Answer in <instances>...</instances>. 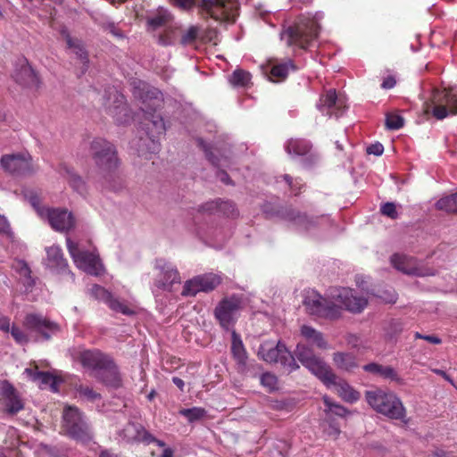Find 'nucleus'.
Listing matches in <instances>:
<instances>
[{
	"instance_id": "nucleus-22",
	"label": "nucleus",
	"mask_w": 457,
	"mask_h": 457,
	"mask_svg": "<svg viewBox=\"0 0 457 457\" xmlns=\"http://www.w3.org/2000/svg\"><path fill=\"white\" fill-rule=\"evenodd\" d=\"M345 108V100L339 98L336 89H329L321 95L318 104V109L328 116L339 117Z\"/></svg>"
},
{
	"instance_id": "nucleus-38",
	"label": "nucleus",
	"mask_w": 457,
	"mask_h": 457,
	"mask_svg": "<svg viewBox=\"0 0 457 457\" xmlns=\"http://www.w3.org/2000/svg\"><path fill=\"white\" fill-rule=\"evenodd\" d=\"M197 277L201 289L205 293L214 290L221 283L220 277L216 274L208 273Z\"/></svg>"
},
{
	"instance_id": "nucleus-37",
	"label": "nucleus",
	"mask_w": 457,
	"mask_h": 457,
	"mask_svg": "<svg viewBox=\"0 0 457 457\" xmlns=\"http://www.w3.org/2000/svg\"><path fill=\"white\" fill-rule=\"evenodd\" d=\"M286 150L290 154L305 155L310 152L311 145L306 140L292 138L287 142Z\"/></svg>"
},
{
	"instance_id": "nucleus-11",
	"label": "nucleus",
	"mask_w": 457,
	"mask_h": 457,
	"mask_svg": "<svg viewBox=\"0 0 457 457\" xmlns=\"http://www.w3.org/2000/svg\"><path fill=\"white\" fill-rule=\"evenodd\" d=\"M432 114L437 120H443L449 114H457V91L450 89H434L430 98Z\"/></svg>"
},
{
	"instance_id": "nucleus-26",
	"label": "nucleus",
	"mask_w": 457,
	"mask_h": 457,
	"mask_svg": "<svg viewBox=\"0 0 457 457\" xmlns=\"http://www.w3.org/2000/svg\"><path fill=\"white\" fill-rule=\"evenodd\" d=\"M120 436L127 442H145V439L152 438V435L137 422H129L120 431Z\"/></svg>"
},
{
	"instance_id": "nucleus-42",
	"label": "nucleus",
	"mask_w": 457,
	"mask_h": 457,
	"mask_svg": "<svg viewBox=\"0 0 457 457\" xmlns=\"http://www.w3.org/2000/svg\"><path fill=\"white\" fill-rule=\"evenodd\" d=\"M199 292H203V291H202L201 286L199 284L198 277H195L194 278L186 281V283L183 287L182 295L195 296Z\"/></svg>"
},
{
	"instance_id": "nucleus-59",
	"label": "nucleus",
	"mask_w": 457,
	"mask_h": 457,
	"mask_svg": "<svg viewBox=\"0 0 457 457\" xmlns=\"http://www.w3.org/2000/svg\"><path fill=\"white\" fill-rule=\"evenodd\" d=\"M166 19L163 16H155L148 20V24L154 29L160 28L165 24Z\"/></svg>"
},
{
	"instance_id": "nucleus-7",
	"label": "nucleus",
	"mask_w": 457,
	"mask_h": 457,
	"mask_svg": "<svg viewBox=\"0 0 457 457\" xmlns=\"http://www.w3.org/2000/svg\"><path fill=\"white\" fill-rule=\"evenodd\" d=\"M295 354L298 361L323 383L335 382V373L331 368L323 360L315 356L306 345L299 343Z\"/></svg>"
},
{
	"instance_id": "nucleus-6",
	"label": "nucleus",
	"mask_w": 457,
	"mask_h": 457,
	"mask_svg": "<svg viewBox=\"0 0 457 457\" xmlns=\"http://www.w3.org/2000/svg\"><path fill=\"white\" fill-rule=\"evenodd\" d=\"M62 429L64 435L82 444H87L93 439V433L83 413L75 406L64 408Z\"/></svg>"
},
{
	"instance_id": "nucleus-53",
	"label": "nucleus",
	"mask_w": 457,
	"mask_h": 457,
	"mask_svg": "<svg viewBox=\"0 0 457 457\" xmlns=\"http://www.w3.org/2000/svg\"><path fill=\"white\" fill-rule=\"evenodd\" d=\"M104 31L112 34L117 38H122L124 37L123 32L116 26L114 22H105L102 25Z\"/></svg>"
},
{
	"instance_id": "nucleus-49",
	"label": "nucleus",
	"mask_w": 457,
	"mask_h": 457,
	"mask_svg": "<svg viewBox=\"0 0 457 457\" xmlns=\"http://www.w3.org/2000/svg\"><path fill=\"white\" fill-rule=\"evenodd\" d=\"M323 402L328 408V411H332L337 416L345 417L349 412L346 408L340 404L334 403L328 396L323 397Z\"/></svg>"
},
{
	"instance_id": "nucleus-3",
	"label": "nucleus",
	"mask_w": 457,
	"mask_h": 457,
	"mask_svg": "<svg viewBox=\"0 0 457 457\" xmlns=\"http://www.w3.org/2000/svg\"><path fill=\"white\" fill-rule=\"evenodd\" d=\"M323 14L320 12L315 14H302L295 23L289 26L284 32L287 37V44L292 46H297L306 49L317 39L320 26V21L322 20Z\"/></svg>"
},
{
	"instance_id": "nucleus-40",
	"label": "nucleus",
	"mask_w": 457,
	"mask_h": 457,
	"mask_svg": "<svg viewBox=\"0 0 457 457\" xmlns=\"http://www.w3.org/2000/svg\"><path fill=\"white\" fill-rule=\"evenodd\" d=\"M229 82L236 87H247L251 84V74L241 69L235 70Z\"/></svg>"
},
{
	"instance_id": "nucleus-15",
	"label": "nucleus",
	"mask_w": 457,
	"mask_h": 457,
	"mask_svg": "<svg viewBox=\"0 0 457 457\" xmlns=\"http://www.w3.org/2000/svg\"><path fill=\"white\" fill-rule=\"evenodd\" d=\"M42 218H46L51 228L55 231L66 232L74 228L75 219L71 212L62 208H37Z\"/></svg>"
},
{
	"instance_id": "nucleus-2",
	"label": "nucleus",
	"mask_w": 457,
	"mask_h": 457,
	"mask_svg": "<svg viewBox=\"0 0 457 457\" xmlns=\"http://www.w3.org/2000/svg\"><path fill=\"white\" fill-rule=\"evenodd\" d=\"M76 359L83 368L91 370L92 376L105 386L118 388L121 378L112 358L100 350H83L78 353Z\"/></svg>"
},
{
	"instance_id": "nucleus-9",
	"label": "nucleus",
	"mask_w": 457,
	"mask_h": 457,
	"mask_svg": "<svg viewBox=\"0 0 457 457\" xmlns=\"http://www.w3.org/2000/svg\"><path fill=\"white\" fill-rule=\"evenodd\" d=\"M244 308L242 297L232 295L222 298L213 311V315L219 325L225 330L234 328L239 313Z\"/></svg>"
},
{
	"instance_id": "nucleus-33",
	"label": "nucleus",
	"mask_w": 457,
	"mask_h": 457,
	"mask_svg": "<svg viewBox=\"0 0 457 457\" xmlns=\"http://www.w3.org/2000/svg\"><path fill=\"white\" fill-rule=\"evenodd\" d=\"M333 361L338 369L346 371H351L358 366L355 356L349 353H335Z\"/></svg>"
},
{
	"instance_id": "nucleus-48",
	"label": "nucleus",
	"mask_w": 457,
	"mask_h": 457,
	"mask_svg": "<svg viewBox=\"0 0 457 457\" xmlns=\"http://www.w3.org/2000/svg\"><path fill=\"white\" fill-rule=\"evenodd\" d=\"M178 29L169 28L166 29L162 34L159 37V43L162 46H170L174 45L176 41Z\"/></svg>"
},
{
	"instance_id": "nucleus-16",
	"label": "nucleus",
	"mask_w": 457,
	"mask_h": 457,
	"mask_svg": "<svg viewBox=\"0 0 457 457\" xmlns=\"http://www.w3.org/2000/svg\"><path fill=\"white\" fill-rule=\"evenodd\" d=\"M133 95L142 100L143 108L148 111H156L163 102L162 93L158 88L141 80L134 82Z\"/></svg>"
},
{
	"instance_id": "nucleus-13",
	"label": "nucleus",
	"mask_w": 457,
	"mask_h": 457,
	"mask_svg": "<svg viewBox=\"0 0 457 457\" xmlns=\"http://www.w3.org/2000/svg\"><path fill=\"white\" fill-rule=\"evenodd\" d=\"M142 111L145 112V121L144 126L145 127V132L147 135V140L150 143V145L147 147V153L155 154L160 149V144L158 139L160 136L163 135L166 131V126L163 121V118L156 113V111H148L142 108ZM146 139L144 140V144Z\"/></svg>"
},
{
	"instance_id": "nucleus-8",
	"label": "nucleus",
	"mask_w": 457,
	"mask_h": 457,
	"mask_svg": "<svg viewBox=\"0 0 457 457\" xmlns=\"http://www.w3.org/2000/svg\"><path fill=\"white\" fill-rule=\"evenodd\" d=\"M201 14L215 21L235 22L238 11L237 0H199Z\"/></svg>"
},
{
	"instance_id": "nucleus-61",
	"label": "nucleus",
	"mask_w": 457,
	"mask_h": 457,
	"mask_svg": "<svg viewBox=\"0 0 457 457\" xmlns=\"http://www.w3.org/2000/svg\"><path fill=\"white\" fill-rule=\"evenodd\" d=\"M18 266H19V272L21 275H22L24 277L30 276L31 270H30L29 265L25 262H22V261L19 262Z\"/></svg>"
},
{
	"instance_id": "nucleus-47",
	"label": "nucleus",
	"mask_w": 457,
	"mask_h": 457,
	"mask_svg": "<svg viewBox=\"0 0 457 457\" xmlns=\"http://www.w3.org/2000/svg\"><path fill=\"white\" fill-rule=\"evenodd\" d=\"M14 341L19 345H27L29 342V337L21 328L16 325L10 327V331Z\"/></svg>"
},
{
	"instance_id": "nucleus-39",
	"label": "nucleus",
	"mask_w": 457,
	"mask_h": 457,
	"mask_svg": "<svg viewBox=\"0 0 457 457\" xmlns=\"http://www.w3.org/2000/svg\"><path fill=\"white\" fill-rule=\"evenodd\" d=\"M436 208L449 213H457V192L440 198L436 203Z\"/></svg>"
},
{
	"instance_id": "nucleus-10",
	"label": "nucleus",
	"mask_w": 457,
	"mask_h": 457,
	"mask_svg": "<svg viewBox=\"0 0 457 457\" xmlns=\"http://www.w3.org/2000/svg\"><path fill=\"white\" fill-rule=\"evenodd\" d=\"M258 356L269 363H280L290 371L299 368L295 357L280 341L277 344L271 341L263 342L258 349Z\"/></svg>"
},
{
	"instance_id": "nucleus-46",
	"label": "nucleus",
	"mask_w": 457,
	"mask_h": 457,
	"mask_svg": "<svg viewBox=\"0 0 457 457\" xmlns=\"http://www.w3.org/2000/svg\"><path fill=\"white\" fill-rule=\"evenodd\" d=\"M180 414L186 417L190 422L198 420L205 416L206 411L204 408L193 407L189 409H182Z\"/></svg>"
},
{
	"instance_id": "nucleus-57",
	"label": "nucleus",
	"mask_w": 457,
	"mask_h": 457,
	"mask_svg": "<svg viewBox=\"0 0 457 457\" xmlns=\"http://www.w3.org/2000/svg\"><path fill=\"white\" fill-rule=\"evenodd\" d=\"M414 337L415 338L426 340L427 342L433 345H440L442 343L441 338L435 335H422L419 332H416Z\"/></svg>"
},
{
	"instance_id": "nucleus-20",
	"label": "nucleus",
	"mask_w": 457,
	"mask_h": 457,
	"mask_svg": "<svg viewBox=\"0 0 457 457\" xmlns=\"http://www.w3.org/2000/svg\"><path fill=\"white\" fill-rule=\"evenodd\" d=\"M89 295L96 300L105 303L113 312H120L124 315L134 314V312L128 305L120 302L119 299L114 298L108 290L99 285H93L89 288Z\"/></svg>"
},
{
	"instance_id": "nucleus-31",
	"label": "nucleus",
	"mask_w": 457,
	"mask_h": 457,
	"mask_svg": "<svg viewBox=\"0 0 457 457\" xmlns=\"http://www.w3.org/2000/svg\"><path fill=\"white\" fill-rule=\"evenodd\" d=\"M301 335L306 339L307 342L317 346L320 349H327L328 343L325 340L323 334L312 327L303 325L301 327Z\"/></svg>"
},
{
	"instance_id": "nucleus-1",
	"label": "nucleus",
	"mask_w": 457,
	"mask_h": 457,
	"mask_svg": "<svg viewBox=\"0 0 457 457\" xmlns=\"http://www.w3.org/2000/svg\"><path fill=\"white\" fill-rule=\"evenodd\" d=\"M328 297L330 300L324 298L316 291H312L306 295L303 303L309 314L329 320L338 319L341 315V307L335 302H338L345 310L353 313L361 312L368 305L365 297L357 295L348 287L331 288Z\"/></svg>"
},
{
	"instance_id": "nucleus-12",
	"label": "nucleus",
	"mask_w": 457,
	"mask_h": 457,
	"mask_svg": "<svg viewBox=\"0 0 457 457\" xmlns=\"http://www.w3.org/2000/svg\"><path fill=\"white\" fill-rule=\"evenodd\" d=\"M23 327L36 335V340L48 341L60 331V326L39 313H27L24 317Z\"/></svg>"
},
{
	"instance_id": "nucleus-50",
	"label": "nucleus",
	"mask_w": 457,
	"mask_h": 457,
	"mask_svg": "<svg viewBox=\"0 0 457 457\" xmlns=\"http://www.w3.org/2000/svg\"><path fill=\"white\" fill-rule=\"evenodd\" d=\"M261 384L271 392L277 388V377L270 372L263 373L261 377Z\"/></svg>"
},
{
	"instance_id": "nucleus-35",
	"label": "nucleus",
	"mask_w": 457,
	"mask_h": 457,
	"mask_svg": "<svg viewBox=\"0 0 457 457\" xmlns=\"http://www.w3.org/2000/svg\"><path fill=\"white\" fill-rule=\"evenodd\" d=\"M290 69H295V65L290 60L286 62L274 64L270 71V80L273 82L284 80L287 77Z\"/></svg>"
},
{
	"instance_id": "nucleus-54",
	"label": "nucleus",
	"mask_w": 457,
	"mask_h": 457,
	"mask_svg": "<svg viewBox=\"0 0 457 457\" xmlns=\"http://www.w3.org/2000/svg\"><path fill=\"white\" fill-rule=\"evenodd\" d=\"M170 3L181 10H190L196 4V0H170Z\"/></svg>"
},
{
	"instance_id": "nucleus-29",
	"label": "nucleus",
	"mask_w": 457,
	"mask_h": 457,
	"mask_svg": "<svg viewBox=\"0 0 457 457\" xmlns=\"http://www.w3.org/2000/svg\"><path fill=\"white\" fill-rule=\"evenodd\" d=\"M25 372L35 381H40L42 385L49 386L53 392L58 391V385L61 380L48 371H38L37 370L26 369Z\"/></svg>"
},
{
	"instance_id": "nucleus-28",
	"label": "nucleus",
	"mask_w": 457,
	"mask_h": 457,
	"mask_svg": "<svg viewBox=\"0 0 457 457\" xmlns=\"http://www.w3.org/2000/svg\"><path fill=\"white\" fill-rule=\"evenodd\" d=\"M363 370L369 373L378 375L385 379L396 382L401 381L399 375L391 366H384L376 362H371L364 365Z\"/></svg>"
},
{
	"instance_id": "nucleus-64",
	"label": "nucleus",
	"mask_w": 457,
	"mask_h": 457,
	"mask_svg": "<svg viewBox=\"0 0 457 457\" xmlns=\"http://www.w3.org/2000/svg\"><path fill=\"white\" fill-rule=\"evenodd\" d=\"M98 457H120V455L111 449H103L100 451Z\"/></svg>"
},
{
	"instance_id": "nucleus-18",
	"label": "nucleus",
	"mask_w": 457,
	"mask_h": 457,
	"mask_svg": "<svg viewBox=\"0 0 457 457\" xmlns=\"http://www.w3.org/2000/svg\"><path fill=\"white\" fill-rule=\"evenodd\" d=\"M155 269L159 270L154 279V285L163 290H170L174 284L180 283V276L177 269L164 260L156 261Z\"/></svg>"
},
{
	"instance_id": "nucleus-27",
	"label": "nucleus",
	"mask_w": 457,
	"mask_h": 457,
	"mask_svg": "<svg viewBox=\"0 0 457 457\" xmlns=\"http://www.w3.org/2000/svg\"><path fill=\"white\" fill-rule=\"evenodd\" d=\"M328 387L334 386L337 395L347 403H355L360 399V393L354 390L347 382L344 380L337 381V377L335 374L334 383H324Z\"/></svg>"
},
{
	"instance_id": "nucleus-60",
	"label": "nucleus",
	"mask_w": 457,
	"mask_h": 457,
	"mask_svg": "<svg viewBox=\"0 0 457 457\" xmlns=\"http://www.w3.org/2000/svg\"><path fill=\"white\" fill-rule=\"evenodd\" d=\"M0 330L8 333L10 331V318L0 314Z\"/></svg>"
},
{
	"instance_id": "nucleus-58",
	"label": "nucleus",
	"mask_w": 457,
	"mask_h": 457,
	"mask_svg": "<svg viewBox=\"0 0 457 457\" xmlns=\"http://www.w3.org/2000/svg\"><path fill=\"white\" fill-rule=\"evenodd\" d=\"M366 151L368 154L380 156L384 152V146L382 144L377 142L375 144H371L370 145H369Z\"/></svg>"
},
{
	"instance_id": "nucleus-5",
	"label": "nucleus",
	"mask_w": 457,
	"mask_h": 457,
	"mask_svg": "<svg viewBox=\"0 0 457 457\" xmlns=\"http://www.w3.org/2000/svg\"><path fill=\"white\" fill-rule=\"evenodd\" d=\"M89 151L103 177L105 179L112 177L120 164L115 146L111 142L97 137L91 142Z\"/></svg>"
},
{
	"instance_id": "nucleus-43",
	"label": "nucleus",
	"mask_w": 457,
	"mask_h": 457,
	"mask_svg": "<svg viewBox=\"0 0 457 457\" xmlns=\"http://www.w3.org/2000/svg\"><path fill=\"white\" fill-rule=\"evenodd\" d=\"M404 120L403 118L395 112H390L386 114V127L388 129L397 130L403 127Z\"/></svg>"
},
{
	"instance_id": "nucleus-52",
	"label": "nucleus",
	"mask_w": 457,
	"mask_h": 457,
	"mask_svg": "<svg viewBox=\"0 0 457 457\" xmlns=\"http://www.w3.org/2000/svg\"><path fill=\"white\" fill-rule=\"evenodd\" d=\"M380 212L384 216H386L392 220H395L398 218V213L396 211L395 204L391 202L383 204L380 207Z\"/></svg>"
},
{
	"instance_id": "nucleus-23",
	"label": "nucleus",
	"mask_w": 457,
	"mask_h": 457,
	"mask_svg": "<svg viewBox=\"0 0 457 457\" xmlns=\"http://www.w3.org/2000/svg\"><path fill=\"white\" fill-rule=\"evenodd\" d=\"M197 143L199 147L204 151L206 158L212 165L218 168L228 166L230 162V150L228 149L225 145L220 147L217 145L214 147H210L201 138L197 140Z\"/></svg>"
},
{
	"instance_id": "nucleus-21",
	"label": "nucleus",
	"mask_w": 457,
	"mask_h": 457,
	"mask_svg": "<svg viewBox=\"0 0 457 457\" xmlns=\"http://www.w3.org/2000/svg\"><path fill=\"white\" fill-rule=\"evenodd\" d=\"M0 399L4 401L5 411L9 414H16L24 408L19 393L7 380H0Z\"/></svg>"
},
{
	"instance_id": "nucleus-56",
	"label": "nucleus",
	"mask_w": 457,
	"mask_h": 457,
	"mask_svg": "<svg viewBox=\"0 0 457 457\" xmlns=\"http://www.w3.org/2000/svg\"><path fill=\"white\" fill-rule=\"evenodd\" d=\"M217 30L215 29H206L201 35L200 40L204 43L212 42L217 37Z\"/></svg>"
},
{
	"instance_id": "nucleus-30",
	"label": "nucleus",
	"mask_w": 457,
	"mask_h": 457,
	"mask_svg": "<svg viewBox=\"0 0 457 457\" xmlns=\"http://www.w3.org/2000/svg\"><path fill=\"white\" fill-rule=\"evenodd\" d=\"M60 172L67 179L69 185L79 194L83 195L86 193V183L80 176H79L73 169L67 165H62Z\"/></svg>"
},
{
	"instance_id": "nucleus-34",
	"label": "nucleus",
	"mask_w": 457,
	"mask_h": 457,
	"mask_svg": "<svg viewBox=\"0 0 457 457\" xmlns=\"http://www.w3.org/2000/svg\"><path fill=\"white\" fill-rule=\"evenodd\" d=\"M231 353L239 365L245 366L246 364L247 353L240 337L233 332L232 334V345Z\"/></svg>"
},
{
	"instance_id": "nucleus-24",
	"label": "nucleus",
	"mask_w": 457,
	"mask_h": 457,
	"mask_svg": "<svg viewBox=\"0 0 457 457\" xmlns=\"http://www.w3.org/2000/svg\"><path fill=\"white\" fill-rule=\"evenodd\" d=\"M276 216L279 219L289 221L296 226H303L305 228L311 223L308 216L291 206H282L276 211Z\"/></svg>"
},
{
	"instance_id": "nucleus-55",
	"label": "nucleus",
	"mask_w": 457,
	"mask_h": 457,
	"mask_svg": "<svg viewBox=\"0 0 457 457\" xmlns=\"http://www.w3.org/2000/svg\"><path fill=\"white\" fill-rule=\"evenodd\" d=\"M403 330V327L400 321L398 320H392L389 323L388 328L386 330V336L392 339L394 337L401 333Z\"/></svg>"
},
{
	"instance_id": "nucleus-51",
	"label": "nucleus",
	"mask_w": 457,
	"mask_h": 457,
	"mask_svg": "<svg viewBox=\"0 0 457 457\" xmlns=\"http://www.w3.org/2000/svg\"><path fill=\"white\" fill-rule=\"evenodd\" d=\"M218 208H219V199L204 203V204L200 205L197 208V212L199 213L212 215V214L218 213Z\"/></svg>"
},
{
	"instance_id": "nucleus-36",
	"label": "nucleus",
	"mask_w": 457,
	"mask_h": 457,
	"mask_svg": "<svg viewBox=\"0 0 457 457\" xmlns=\"http://www.w3.org/2000/svg\"><path fill=\"white\" fill-rule=\"evenodd\" d=\"M47 260L49 265L58 269H63L67 266V262L63 258L62 249L59 246H50L46 249Z\"/></svg>"
},
{
	"instance_id": "nucleus-63",
	"label": "nucleus",
	"mask_w": 457,
	"mask_h": 457,
	"mask_svg": "<svg viewBox=\"0 0 457 457\" xmlns=\"http://www.w3.org/2000/svg\"><path fill=\"white\" fill-rule=\"evenodd\" d=\"M284 179L288 184L291 191L294 192L295 195H298L301 188L300 187H296V185H294L293 178L290 175L286 174L284 175Z\"/></svg>"
},
{
	"instance_id": "nucleus-17",
	"label": "nucleus",
	"mask_w": 457,
	"mask_h": 457,
	"mask_svg": "<svg viewBox=\"0 0 457 457\" xmlns=\"http://www.w3.org/2000/svg\"><path fill=\"white\" fill-rule=\"evenodd\" d=\"M32 159L29 154H8L1 158L2 167L15 175H26L33 172Z\"/></svg>"
},
{
	"instance_id": "nucleus-62",
	"label": "nucleus",
	"mask_w": 457,
	"mask_h": 457,
	"mask_svg": "<svg viewBox=\"0 0 457 457\" xmlns=\"http://www.w3.org/2000/svg\"><path fill=\"white\" fill-rule=\"evenodd\" d=\"M395 79L393 76H388L386 79H384L381 87L385 89H391L395 86Z\"/></svg>"
},
{
	"instance_id": "nucleus-25",
	"label": "nucleus",
	"mask_w": 457,
	"mask_h": 457,
	"mask_svg": "<svg viewBox=\"0 0 457 457\" xmlns=\"http://www.w3.org/2000/svg\"><path fill=\"white\" fill-rule=\"evenodd\" d=\"M393 266L408 275L420 276L421 273L417 267V260L404 254L395 253L391 257Z\"/></svg>"
},
{
	"instance_id": "nucleus-14",
	"label": "nucleus",
	"mask_w": 457,
	"mask_h": 457,
	"mask_svg": "<svg viewBox=\"0 0 457 457\" xmlns=\"http://www.w3.org/2000/svg\"><path fill=\"white\" fill-rule=\"evenodd\" d=\"M68 251L76 266L90 275H98L101 270L100 260L95 253L79 248L71 238L66 239Z\"/></svg>"
},
{
	"instance_id": "nucleus-4",
	"label": "nucleus",
	"mask_w": 457,
	"mask_h": 457,
	"mask_svg": "<svg viewBox=\"0 0 457 457\" xmlns=\"http://www.w3.org/2000/svg\"><path fill=\"white\" fill-rule=\"evenodd\" d=\"M365 398L369 405L377 412L393 420L407 422L405 408L401 400L390 391L375 388L366 391Z\"/></svg>"
},
{
	"instance_id": "nucleus-45",
	"label": "nucleus",
	"mask_w": 457,
	"mask_h": 457,
	"mask_svg": "<svg viewBox=\"0 0 457 457\" xmlns=\"http://www.w3.org/2000/svg\"><path fill=\"white\" fill-rule=\"evenodd\" d=\"M76 391L80 396L91 402H95L101 398V395L99 393L96 392L92 387L83 384L76 386Z\"/></svg>"
},
{
	"instance_id": "nucleus-44",
	"label": "nucleus",
	"mask_w": 457,
	"mask_h": 457,
	"mask_svg": "<svg viewBox=\"0 0 457 457\" xmlns=\"http://www.w3.org/2000/svg\"><path fill=\"white\" fill-rule=\"evenodd\" d=\"M198 37L200 38L199 28L197 26H190L181 36L180 44L183 46L192 45Z\"/></svg>"
},
{
	"instance_id": "nucleus-32",
	"label": "nucleus",
	"mask_w": 457,
	"mask_h": 457,
	"mask_svg": "<svg viewBox=\"0 0 457 457\" xmlns=\"http://www.w3.org/2000/svg\"><path fill=\"white\" fill-rule=\"evenodd\" d=\"M66 43L69 48L73 50V53L77 56V58L82 63L81 74H84L88 67V54L85 50L84 46L79 40H74L72 37L67 33L66 34Z\"/></svg>"
},
{
	"instance_id": "nucleus-41",
	"label": "nucleus",
	"mask_w": 457,
	"mask_h": 457,
	"mask_svg": "<svg viewBox=\"0 0 457 457\" xmlns=\"http://www.w3.org/2000/svg\"><path fill=\"white\" fill-rule=\"evenodd\" d=\"M218 214L228 218H236L238 216V211L232 201H222L219 199Z\"/></svg>"
},
{
	"instance_id": "nucleus-19",
	"label": "nucleus",
	"mask_w": 457,
	"mask_h": 457,
	"mask_svg": "<svg viewBox=\"0 0 457 457\" xmlns=\"http://www.w3.org/2000/svg\"><path fill=\"white\" fill-rule=\"evenodd\" d=\"M12 78L23 87L37 89L39 87V79L37 74L29 64L26 59H20L12 73Z\"/></svg>"
}]
</instances>
